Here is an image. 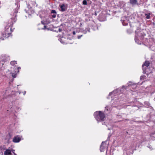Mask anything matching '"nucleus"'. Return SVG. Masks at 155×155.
I'll list each match as a JSON object with an SVG mask.
<instances>
[{
  "mask_svg": "<svg viewBox=\"0 0 155 155\" xmlns=\"http://www.w3.org/2000/svg\"><path fill=\"white\" fill-rule=\"evenodd\" d=\"M17 12V11H15L13 13V16L8 21V24H10V25L5 27V32L2 33V35L3 37L6 38L9 37L12 32V27L14 22H15L17 20V18H16Z\"/></svg>",
  "mask_w": 155,
  "mask_h": 155,
  "instance_id": "nucleus-1",
  "label": "nucleus"
},
{
  "mask_svg": "<svg viewBox=\"0 0 155 155\" xmlns=\"http://www.w3.org/2000/svg\"><path fill=\"white\" fill-rule=\"evenodd\" d=\"M94 115L95 118L98 122L103 121L104 120L105 114L101 111L95 112L94 114Z\"/></svg>",
  "mask_w": 155,
  "mask_h": 155,
  "instance_id": "nucleus-2",
  "label": "nucleus"
},
{
  "mask_svg": "<svg viewBox=\"0 0 155 155\" xmlns=\"http://www.w3.org/2000/svg\"><path fill=\"white\" fill-rule=\"evenodd\" d=\"M137 31H135L136 34L135 38V41L136 42L137 44H140L141 42L140 40H142L146 35L142 32H138L137 33Z\"/></svg>",
  "mask_w": 155,
  "mask_h": 155,
  "instance_id": "nucleus-3",
  "label": "nucleus"
},
{
  "mask_svg": "<svg viewBox=\"0 0 155 155\" xmlns=\"http://www.w3.org/2000/svg\"><path fill=\"white\" fill-rule=\"evenodd\" d=\"M111 136V134H110L107 138V140L105 142H102L100 147V150L101 152H104L107 150L108 148V144L106 143V142L108 140H109Z\"/></svg>",
  "mask_w": 155,
  "mask_h": 155,
  "instance_id": "nucleus-4",
  "label": "nucleus"
},
{
  "mask_svg": "<svg viewBox=\"0 0 155 155\" xmlns=\"http://www.w3.org/2000/svg\"><path fill=\"white\" fill-rule=\"evenodd\" d=\"M126 89L125 87L123 86L122 88H118L116 89L115 90L113 91L112 92L110 93L109 96H110L113 95L114 96H116L118 95L122 91H123V89Z\"/></svg>",
  "mask_w": 155,
  "mask_h": 155,
  "instance_id": "nucleus-5",
  "label": "nucleus"
},
{
  "mask_svg": "<svg viewBox=\"0 0 155 155\" xmlns=\"http://www.w3.org/2000/svg\"><path fill=\"white\" fill-rule=\"evenodd\" d=\"M136 146H131L129 148L127 149L126 151L124 152V155H130V154H133L134 150L135 149Z\"/></svg>",
  "mask_w": 155,
  "mask_h": 155,
  "instance_id": "nucleus-6",
  "label": "nucleus"
},
{
  "mask_svg": "<svg viewBox=\"0 0 155 155\" xmlns=\"http://www.w3.org/2000/svg\"><path fill=\"white\" fill-rule=\"evenodd\" d=\"M150 64V62L149 61H146L143 64L142 69L143 70V74H145L147 72V70L148 69V67Z\"/></svg>",
  "mask_w": 155,
  "mask_h": 155,
  "instance_id": "nucleus-7",
  "label": "nucleus"
},
{
  "mask_svg": "<svg viewBox=\"0 0 155 155\" xmlns=\"http://www.w3.org/2000/svg\"><path fill=\"white\" fill-rule=\"evenodd\" d=\"M111 103L112 104V106L114 107H118V105L120 104V101L119 100L117 99L116 97L114 98V99L112 100Z\"/></svg>",
  "mask_w": 155,
  "mask_h": 155,
  "instance_id": "nucleus-8",
  "label": "nucleus"
},
{
  "mask_svg": "<svg viewBox=\"0 0 155 155\" xmlns=\"http://www.w3.org/2000/svg\"><path fill=\"white\" fill-rule=\"evenodd\" d=\"M89 22H90L89 23V26L90 27H91L93 30H95L97 28V27L96 26V24L94 21L93 20L90 21L89 20Z\"/></svg>",
  "mask_w": 155,
  "mask_h": 155,
  "instance_id": "nucleus-9",
  "label": "nucleus"
},
{
  "mask_svg": "<svg viewBox=\"0 0 155 155\" xmlns=\"http://www.w3.org/2000/svg\"><path fill=\"white\" fill-rule=\"evenodd\" d=\"M122 23L123 25L126 26L127 25L128 23V21L126 17H123L121 19Z\"/></svg>",
  "mask_w": 155,
  "mask_h": 155,
  "instance_id": "nucleus-10",
  "label": "nucleus"
},
{
  "mask_svg": "<svg viewBox=\"0 0 155 155\" xmlns=\"http://www.w3.org/2000/svg\"><path fill=\"white\" fill-rule=\"evenodd\" d=\"M117 5L120 8H123L125 6V3L123 1H120L118 2Z\"/></svg>",
  "mask_w": 155,
  "mask_h": 155,
  "instance_id": "nucleus-11",
  "label": "nucleus"
},
{
  "mask_svg": "<svg viewBox=\"0 0 155 155\" xmlns=\"http://www.w3.org/2000/svg\"><path fill=\"white\" fill-rule=\"evenodd\" d=\"M21 140V138L18 137V136L14 137L13 139V141L14 143H18Z\"/></svg>",
  "mask_w": 155,
  "mask_h": 155,
  "instance_id": "nucleus-12",
  "label": "nucleus"
},
{
  "mask_svg": "<svg viewBox=\"0 0 155 155\" xmlns=\"http://www.w3.org/2000/svg\"><path fill=\"white\" fill-rule=\"evenodd\" d=\"M112 106L111 105H109L105 107V109L106 110L108 111L109 112L112 110Z\"/></svg>",
  "mask_w": 155,
  "mask_h": 155,
  "instance_id": "nucleus-13",
  "label": "nucleus"
},
{
  "mask_svg": "<svg viewBox=\"0 0 155 155\" xmlns=\"http://www.w3.org/2000/svg\"><path fill=\"white\" fill-rule=\"evenodd\" d=\"M4 155H12L11 151L10 150L7 149L4 152Z\"/></svg>",
  "mask_w": 155,
  "mask_h": 155,
  "instance_id": "nucleus-14",
  "label": "nucleus"
},
{
  "mask_svg": "<svg viewBox=\"0 0 155 155\" xmlns=\"http://www.w3.org/2000/svg\"><path fill=\"white\" fill-rule=\"evenodd\" d=\"M105 18V16L104 15H103L102 14H100L99 15V20L101 21H104V19Z\"/></svg>",
  "mask_w": 155,
  "mask_h": 155,
  "instance_id": "nucleus-15",
  "label": "nucleus"
},
{
  "mask_svg": "<svg viewBox=\"0 0 155 155\" xmlns=\"http://www.w3.org/2000/svg\"><path fill=\"white\" fill-rule=\"evenodd\" d=\"M150 138L153 140H155V131L151 133Z\"/></svg>",
  "mask_w": 155,
  "mask_h": 155,
  "instance_id": "nucleus-16",
  "label": "nucleus"
},
{
  "mask_svg": "<svg viewBox=\"0 0 155 155\" xmlns=\"http://www.w3.org/2000/svg\"><path fill=\"white\" fill-rule=\"evenodd\" d=\"M60 8H61V11L62 12H64L66 11L65 6L64 4H63L60 5Z\"/></svg>",
  "mask_w": 155,
  "mask_h": 155,
  "instance_id": "nucleus-17",
  "label": "nucleus"
},
{
  "mask_svg": "<svg viewBox=\"0 0 155 155\" xmlns=\"http://www.w3.org/2000/svg\"><path fill=\"white\" fill-rule=\"evenodd\" d=\"M144 104L145 107H148L150 106V104L148 101H145L144 103Z\"/></svg>",
  "mask_w": 155,
  "mask_h": 155,
  "instance_id": "nucleus-18",
  "label": "nucleus"
},
{
  "mask_svg": "<svg viewBox=\"0 0 155 155\" xmlns=\"http://www.w3.org/2000/svg\"><path fill=\"white\" fill-rule=\"evenodd\" d=\"M130 3L133 5H136L137 2V0H130Z\"/></svg>",
  "mask_w": 155,
  "mask_h": 155,
  "instance_id": "nucleus-19",
  "label": "nucleus"
},
{
  "mask_svg": "<svg viewBox=\"0 0 155 155\" xmlns=\"http://www.w3.org/2000/svg\"><path fill=\"white\" fill-rule=\"evenodd\" d=\"M147 78L146 76L145 75H141L140 78V80H143L146 79Z\"/></svg>",
  "mask_w": 155,
  "mask_h": 155,
  "instance_id": "nucleus-20",
  "label": "nucleus"
},
{
  "mask_svg": "<svg viewBox=\"0 0 155 155\" xmlns=\"http://www.w3.org/2000/svg\"><path fill=\"white\" fill-rule=\"evenodd\" d=\"M150 15L151 14L150 13L145 14V15L146 16V18L147 19H150Z\"/></svg>",
  "mask_w": 155,
  "mask_h": 155,
  "instance_id": "nucleus-21",
  "label": "nucleus"
},
{
  "mask_svg": "<svg viewBox=\"0 0 155 155\" xmlns=\"http://www.w3.org/2000/svg\"><path fill=\"white\" fill-rule=\"evenodd\" d=\"M15 64H17L16 61H11L10 62V64L12 65H14Z\"/></svg>",
  "mask_w": 155,
  "mask_h": 155,
  "instance_id": "nucleus-22",
  "label": "nucleus"
},
{
  "mask_svg": "<svg viewBox=\"0 0 155 155\" xmlns=\"http://www.w3.org/2000/svg\"><path fill=\"white\" fill-rule=\"evenodd\" d=\"M152 115L153 114L151 113L147 115V116H149V117H148V118L147 119L148 120H149L150 119V116Z\"/></svg>",
  "mask_w": 155,
  "mask_h": 155,
  "instance_id": "nucleus-23",
  "label": "nucleus"
},
{
  "mask_svg": "<svg viewBox=\"0 0 155 155\" xmlns=\"http://www.w3.org/2000/svg\"><path fill=\"white\" fill-rule=\"evenodd\" d=\"M83 4L84 5H87V3L86 0H84L83 2Z\"/></svg>",
  "mask_w": 155,
  "mask_h": 155,
  "instance_id": "nucleus-24",
  "label": "nucleus"
},
{
  "mask_svg": "<svg viewBox=\"0 0 155 155\" xmlns=\"http://www.w3.org/2000/svg\"><path fill=\"white\" fill-rule=\"evenodd\" d=\"M51 13H53L54 14H56V13H57L56 11H55V10H52L51 11Z\"/></svg>",
  "mask_w": 155,
  "mask_h": 155,
  "instance_id": "nucleus-25",
  "label": "nucleus"
},
{
  "mask_svg": "<svg viewBox=\"0 0 155 155\" xmlns=\"http://www.w3.org/2000/svg\"><path fill=\"white\" fill-rule=\"evenodd\" d=\"M147 147L149 148L150 150H152L153 149L152 148V147L151 146V145H149L148 146H147Z\"/></svg>",
  "mask_w": 155,
  "mask_h": 155,
  "instance_id": "nucleus-26",
  "label": "nucleus"
},
{
  "mask_svg": "<svg viewBox=\"0 0 155 155\" xmlns=\"http://www.w3.org/2000/svg\"><path fill=\"white\" fill-rule=\"evenodd\" d=\"M47 27V26L45 25H44V27L43 28H41V29H38L40 30V29H46V28Z\"/></svg>",
  "mask_w": 155,
  "mask_h": 155,
  "instance_id": "nucleus-27",
  "label": "nucleus"
},
{
  "mask_svg": "<svg viewBox=\"0 0 155 155\" xmlns=\"http://www.w3.org/2000/svg\"><path fill=\"white\" fill-rule=\"evenodd\" d=\"M56 14H53V15H52L51 16L52 18H55V17L56 16Z\"/></svg>",
  "mask_w": 155,
  "mask_h": 155,
  "instance_id": "nucleus-28",
  "label": "nucleus"
},
{
  "mask_svg": "<svg viewBox=\"0 0 155 155\" xmlns=\"http://www.w3.org/2000/svg\"><path fill=\"white\" fill-rule=\"evenodd\" d=\"M12 77H13L14 78H16V74H12Z\"/></svg>",
  "mask_w": 155,
  "mask_h": 155,
  "instance_id": "nucleus-29",
  "label": "nucleus"
},
{
  "mask_svg": "<svg viewBox=\"0 0 155 155\" xmlns=\"http://www.w3.org/2000/svg\"><path fill=\"white\" fill-rule=\"evenodd\" d=\"M82 36V35H78V39H80L81 38Z\"/></svg>",
  "mask_w": 155,
  "mask_h": 155,
  "instance_id": "nucleus-30",
  "label": "nucleus"
},
{
  "mask_svg": "<svg viewBox=\"0 0 155 155\" xmlns=\"http://www.w3.org/2000/svg\"><path fill=\"white\" fill-rule=\"evenodd\" d=\"M130 82L129 81V83L127 84V86H132L130 84Z\"/></svg>",
  "mask_w": 155,
  "mask_h": 155,
  "instance_id": "nucleus-31",
  "label": "nucleus"
},
{
  "mask_svg": "<svg viewBox=\"0 0 155 155\" xmlns=\"http://www.w3.org/2000/svg\"><path fill=\"white\" fill-rule=\"evenodd\" d=\"M62 31V29L61 28H59L58 29V31L59 32H61Z\"/></svg>",
  "mask_w": 155,
  "mask_h": 155,
  "instance_id": "nucleus-32",
  "label": "nucleus"
},
{
  "mask_svg": "<svg viewBox=\"0 0 155 155\" xmlns=\"http://www.w3.org/2000/svg\"><path fill=\"white\" fill-rule=\"evenodd\" d=\"M76 32L75 31H73V35H75V34H76Z\"/></svg>",
  "mask_w": 155,
  "mask_h": 155,
  "instance_id": "nucleus-33",
  "label": "nucleus"
},
{
  "mask_svg": "<svg viewBox=\"0 0 155 155\" xmlns=\"http://www.w3.org/2000/svg\"><path fill=\"white\" fill-rule=\"evenodd\" d=\"M41 24L42 25H44L45 24V23L42 21H41Z\"/></svg>",
  "mask_w": 155,
  "mask_h": 155,
  "instance_id": "nucleus-34",
  "label": "nucleus"
},
{
  "mask_svg": "<svg viewBox=\"0 0 155 155\" xmlns=\"http://www.w3.org/2000/svg\"><path fill=\"white\" fill-rule=\"evenodd\" d=\"M84 34H86V32H87V31H84Z\"/></svg>",
  "mask_w": 155,
  "mask_h": 155,
  "instance_id": "nucleus-35",
  "label": "nucleus"
},
{
  "mask_svg": "<svg viewBox=\"0 0 155 155\" xmlns=\"http://www.w3.org/2000/svg\"><path fill=\"white\" fill-rule=\"evenodd\" d=\"M26 91H24V93L23 94H24V95H25V93H26Z\"/></svg>",
  "mask_w": 155,
  "mask_h": 155,
  "instance_id": "nucleus-36",
  "label": "nucleus"
},
{
  "mask_svg": "<svg viewBox=\"0 0 155 155\" xmlns=\"http://www.w3.org/2000/svg\"><path fill=\"white\" fill-rule=\"evenodd\" d=\"M7 91H8V90H6L5 93H6V94L7 93Z\"/></svg>",
  "mask_w": 155,
  "mask_h": 155,
  "instance_id": "nucleus-37",
  "label": "nucleus"
},
{
  "mask_svg": "<svg viewBox=\"0 0 155 155\" xmlns=\"http://www.w3.org/2000/svg\"><path fill=\"white\" fill-rule=\"evenodd\" d=\"M105 124V122H103V123H102V124H103V125H104V124Z\"/></svg>",
  "mask_w": 155,
  "mask_h": 155,
  "instance_id": "nucleus-38",
  "label": "nucleus"
},
{
  "mask_svg": "<svg viewBox=\"0 0 155 155\" xmlns=\"http://www.w3.org/2000/svg\"><path fill=\"white\" fill-rule=\"evenodd\" d=\"M152 112H151V113H152V112H153L154 111V110H152Z\"/></svg>",
  "mask_w": 155,
  "mask_h": 155,
  "instance_id": "nucleus-39",
  "label": "nucleus"
},
{
  "mask_svg": "<svg viewBox=\"0 0 155 155\" xmlns=\"http://www.w3.org/2000/svg\"><path fill=\"white\" fill-rule=\"evenodd\" d=\"M95 15H97V13H96V12H95Z\"/></svg>",
  "mask_w": 155,
  "mask_h": 155,
  "instance_id": "nucleus-40",
  "label": "nucleus"
},
{
  "mask_svg": "<svg viewBox=\"0 0 155 155\" xmlns=\"http://www.w3.org/2000/svg\"><path fill=\"white\" fill-rule=\"evenodd\" d=\"M108 130H110V129H111V128H108Z\"/></svg>",
  "mask_w": 155,
  "mask_h": 155,
  "instance_id": "nucleus-41",
  "label": "nucleus"
},
{
  "mask_svg": "<svg viewBox=\"0 0 155 155\" xmlns=\"http://www.w3.org/2000/svg\"><path fill=\"white\" fill-rule=\"evenodd\" d=\"M13 153H14V155H17L15 153L13 152Z\"/></svg>",
  "mask_w": 155,
  "mask_h": 155,
  "instance_id": "nucleus-42",
  "label": "nucleus"
},
{
  "mask_svg": "<svg viewBox=\"0 0 155 155\" xmlns=\"http://www.w3.org/2000/svg\"><path fill=\"white\" fill-rule=\"evenodd\" d=\"M18 69H21V68H20V67H18Z\"/></svg>",
  "mask_w": 155,
  "mask_h": 155,
  "instance_id": "nucleus-43",
  "label": "nucleus"
},
{
  "mask_svg": "<svg viewBox=\"0 0 155 155\" xmlns=\"http://www.w3.org/2000/svg\"><path fill=\"white\" fill-rule=\"evenodd\" d=\"M87 31H88V32H89V31H89V29H88V28Z\"/></svg>",
  "mask_w": 155,
  "mask_h": 155,
  "instance_id": "nucleus-44",
  "label": "nucleus"
},
{
  "mask_svg": "<svg viewBox=\"0 0 155 155\" xmlns=\"http://www.w3.org/2000/svg\"><path fill=\"white\" fill-rule=\"evenodd\" d=\"M87 2H88V3H89V2H90V1H89L88 0V1H87Z\"/></svg>",
  "mask_w": 155,
  "mask_h": 155,
  "instance_id": "nucleus-45",
  "label": "nucleus"
},
{
  "mask_svg": "<svg viewBox=\"0 0 155 155\" xmlns=\"http://www.w3.org/2000/svg\"><path fill=\"white\" fill-rule=\"evenodd\" d=\"M9 89H10V88H8V90H9Z\"/></svg>",
  "mask_w": 155,
  "mask_h": 155,
  "instance_id": "nucleus-46",
  "label": "nucleus"
}]
</instances>
